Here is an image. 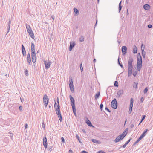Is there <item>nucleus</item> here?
Segmentation results:
<instances>
[{
  "label": "nucleus",
  "instance_id": "nucleus-1",
  "mask_svg": "<svg viewBox=\"0 0 153 153\" xmlns=\"http://www.w3.org/2000/svg\"><path fill=\"white\" fill-rule=\"evenodd\" d=\"M133 61V58L130 56L129 58L128 61V76H130L132 74V71L133 69L132 62Z\"/></svg>",
  "mask_w": 153,
  "mask_h": 153
},
{
  "label": "nucleus",
  "instance_id": "nucleus-2",
  "mask_svg": "<svg viewBox=\"0 0 153 153\" xmlns=\"http://www.w3.org/2000/svg\"><path fill=\"white\" fill-rule=\"evenodd\" d=\"M137 68L138 71L141 69L142 66V58L140 53L138 54L137 56Z\"/></svg>",
  "mask_w": 153,
  "mask_h": 153
},
{
  "label": "nucleus",
  "instance_id": "nucleus-3",
  "mask_svg": "<svg viewBox=\"0 0 153 153\" xmlns=\"http://www.w3.org/2000/svg\"><path fill=\"white\" fill-rule=\"evenodd\" d=\"M137 68L138 71L141 69L142 66V58L140 53L138 54L137 56Z\"/></svg>",
  "mask_w": 153,
  "mask_h": 153
},
{
  "label": "nucleus",
  "instance_id": "nucleus-4",
  "mask_svg": "<svg viewBox=\"0 0 153 153\" xmlns=\"http://www.w3.org/2000/svg\"><path fill=\"white\" fill-rule=\"evenodd\" d=\"M69 87L71 91L73 93L74 92V85H73V82L72 79L70 78L69 81Z\"/></svg>",
  "mask_w": 153,
  "mask_h": 153
},
{
  "label": "nucleus",
  "instance_id": "nucleus-5",
  "mask_svg": "<svg viewBox=\"0 0 153 153\" xmlns=\"http://www.w3.org/2000/svg\"><path fill=\"white\" fill-rule=\"evenodd\" d=\"M57 102L58 103V104H57L55 102L54 105L56 112L58 111H60V106L59 103V100L58 97L57 98Z\"/></svg>",
  "mask_w": 153,
  "mask_h": 153
},
{
  "label": "nucleus",
  "instance_id": "nucleus-6",
  "mask_svg": "<svg viewBox=\"0 0 153 153\" xmlns=\"http://www.w3.org/2000/svg\"><path fill=\"white\" fill-rule=\"evenodd\" d=\"M111 105L112 108L114 109H116L117 108V103L115 98L111 102Z\"/></svg>",
  "mask_w": 153,
  "mask_h": 153
},
{
  "label": "nucleus",
  "instance_id": "nucleus-7",
  "mask_svg": "<svg viewBox=\"0 0 153 153\" xmlns=\"http://www.w3.org/2000/svg\"><path fill=\"white\" fill-rule=\"evenodd\" d=\"M48 98L46 94H45L43 97V102L45 107L47 106L48 102Z\"/></svg>",
  "mask_w": 153,
  "mask_h": 153
},
{
  "label": "nucleus",
  "instance_id": "nucleus-8",
  "mask_svg": "<svg viewBox=\"0 0 153 153\" xmlns=\"http://www.w3.org/2000/svg\"><path fill=\"white\" fill-rule=\"evenodd\" d=\"M134 102V100L133 98H131L130 100V103L129 105V109L128 111L129 113V114L131 113L132 110V107L133 106V103Z\"/></svg>",
  "mask_w": 153,
  "mask_h": 153
},
{
  "label": "nucleus",
  "instance_id": "nucleus-9",
  "mask_svg": "<svg viewBox=\"0 0 153 153\" xmlns=\"http://www.w3.org/2000/svg\"><path fill=\"white\" fill-rule=\"evenodd\" d=\"M145 48V46L143 45V44H142L141 45V49L142 51V54L143 56V58H145V55L146 54V52L144 51V48Z\"/></svg>",
  "mask_w": 153,
  "mask_h": 153
},
{
  "label": "nucleus",
  "instance_id": "nucleus-10",
  "mask_svg": "<svg viewBox=\"0 0 153 153\" xmlns=\"http://www.w3.org/2000/svg\"><path fill=\"white\" fill-rule=\"evenodd\" d=\"M69 97L71 101V105L72 107H75V101L74 98L71 95H70Z\"/></svg>",
  "mask_w": 153,
  "mask_h": 153
},
{
  "label": "nucleus",
  "instance_id": "nucleus-11",
  "mask_svg": "<svg viewBox=\"0 0 153 153\" xmlns=\"http://www.w3.org/2000/svg\"><path fill=\"white\" fill-rule=\"evenodd\" d=\"M44 63L45 65V68L46 69H48L50 68L51 65V62L49 61L47 62L46 61H44Z\"/></svg>",
  "mask_w": 153,
  "mask_h": 153
},
{
  "label": "nucleus",
  "instance_id": "nucleus-12",
  "mask_svg": "<svg viewBox=\"0 0 153 153\" xmlns=\"http://www.w3.org/2000/svg\"><path fill=\"white\" fill-rule=\"evenodd\" d=\"M43 144L45 148L47 147V141L46 138L45 137H44L43 139Z\"/></svg>",
  "mask_w": 153,
  "mask_h": 153
},
{
  "label": "nucleus",
  "instance_id": "nucleus-13",
  "mask_svg": "<svg viewBox=\"0 0 153 153\" xmlns=\"http://www.w3.org/2000/svg\"><path fill=\"white\" fill-rule=\"evenodd\" d=\"M123 138L122 136V135H119L114 140V142L116 143H117L119 142L120 140H122Z\"/></svg>",
  "mask_w": 153,
  "mask_h": 153
},
{
  "label": "nucleus",
  "instance_id": "nucleus-14",
  "mask_svg": "<svg viewBox=\"0 0 153 153\" xmlns=\"http://www.w3.org/2000/svg\"><path fill=\"white\" fill-rule=\"evenodd\" d=\"M127 47L125 46H123L122 47V51L123 55H125L127 53Z\"/></svg>",
  "mask_w": 153,
  "mask_h": 153
},
{
  "label": "nucleus",
  "instance_id": "nucleus-15",
  "mask_svg": "<svg viewBox=\"0 0 153 153\" xmlns=\"http://www.w3.org/2000/svg\"><path fill=\"white\" fill-rule=\"evenodd\" d=\"M75 43L74 42H70V45L69 48V51H71L72 49L73 48L75 45Z\"/></svg>",
  "mask_w": 153,
  "mask_h": 153
},
{
  "label": "nucleus",
  "instance_id": "nucleus-16",
  "mask_svg": "<svg viewBox=\"0 0 153 153\" xmlns=\"http://www.w3.org/2000/svg\"><path fill=\"white\" fill-rule=\"evenodd\" d=\"M26 26L28 33L33 31L31 27L29 25L26 24Z\"/></svg>",
  "mask_w": 153,
  "mask_h": 153
},
{
  "label": "nucleus",
  "instance_id": "nucleus-17",
  "mask_svg": "<svg viewBox=\"0 0 153 153\" xmlns=\"http://www.w3.org/2000/svg\"><path fill=\"white\" fill-rule=\"evenodd\" d=\"M56 113L58 115V117L59 118L60 122H62V117L61 115L60 111H58Z\"/></svg>",
  "mask_w": 153,
  "mask_h": 153
},
{
  "label": "nucleus",
  "instance_id": "nucleus-18",
  "mask_svg": "<svg viewBox=\"0 0 153 153\" xmlns=\"http://www.w3.org/2000/svg\"><path fill=\"white\" fill-rule=\"evenodd\" d=\"M31 57L32 61L33 63H35L36 62V54H32Z\"/></svg>",
  "mask_w": 153,
  "mask_h": 153
},
{
  "label": "nucleus",
  "instance_id": "nucleus-19",
  "mask_svg": "<svg viewBox=\"0 0 153 153\" xmlns=\"http://www.w3.org/2000/svg\"><path fill=\"white\" fill-rule=\"evenodd\" d=\"M22 51L23 56H25L26 52L25 47L22 44Z\"/></svg>",
  "mask_w": 153,
  "mask_h": 153
},
{
  "label": "nucleus",
  "instance_id": "nucleus-20",
  "mask_svg": "<svg viewBox=\"0 0 153 153\" xmlns=\"http://www.w3.org/2000/svg\"><path fill=\"white\" fill-rule=\"evenodd\" d=\"M86 123L88 124V126H89L90 127H93L94 126L92 125V123H91L90 121L87 119L86 120Z\"/></svg>",
  "mask_w": 153,
  "mask_h": 153
},
{
  "label": "nucleus",
  "instance_id": "nucleus-21",
  "mask_svg": "<svg viewBox=\"0 0 153 153\" xmlns=\"http://www.w3.org/2000/svg\"><path fill=\"white\" fill-rule=\"evenodd\" d=\"M143 8L146 10H148L150 8V6L148 4H145L143 6Z\"/></svg>",
  "mask_w": 153,
  "mask_h": 153
},
{
  "label": "nucleus",
  "instance_id": "nucleus-22",
  "mask_svg": "<svg viewBox=\"0 0 153 153\" xmlns=\"http://www.w3.org/2000/svg\"><path fill=\"white\" fill-rule=\"evenodd\" d=\"M30 37L33 39H34L35 36L33 31L28 33Z\"/></svg>",
  "mask_w": 153,
  "mask_h": 153
},
{
  "label": "nucleus",
  "instance_id": "nucleus-23",
  "mask_svg": "<svg viewBox=\"0 0 153 153\" xmlns=\"http://www.w3.org/2000/svg\"><path fill=\"white\" fill-rule=\"evenodd\" d=\"M123 90H120L117 93V94L118 96L119 97H120L123 93Z\"/></svg>",
  "mask_w": 153,
  "mask_h": 153
},
{
  "label": "nucleus",
  "instance_id": "nucleus-24",
  "mask_svg": "<svg viewBox=\"0 0 153 153\" xmlns=\"http://www.w3.org/2000/svg\"><path fill=\"white\" fill-rule=\"evenodd\" d=\"M74 11L75 13L76 14V16L78 15L79 14V12L78 10L76 8H74Z\"/></svg>",
  "mask_w": 153,
  "mask_h": 153
},
{
  "label": "nucleus",
  "instance_id": "nucleus-25",
  "mask_svg": "<svg viewBox=\"0 0 153 153\" xmlns=\"http://www.w3.org/2000/svg\"><path fill=\"white\" fill-rule=\"evenodd\" d=\"M137 48L134 45L133 50V53H137Z\"/></svg>",
  "mask_w": 153,
  "mask_h": 153
},
{
  "label": "nucleus",
  "instance_id": "nucleus-26",
  "mask_svg": "<svg viewBox=\"0 0 153 153\" xmlns=\"http://www.w3.org/2000/svg\"><path fill=\"white\" fill-rule=\"evenodd\" d=\"M148 131V129H146L142 133V134H141V135L142 136L144 137L146 135V134L147 133V132Z\"/></svg>",
  "mask_w": 153,
  "mask_h": 153
},
{
  "label": "nucleus",
  "instance_id": "nucleus-27",
  "mask_svg": "<svg viewBox=\"0 0 153 153\" xmlns=\"http://www.w3.org/2000/svg\"><path fill=\"white\" fill-rule=\"evenodd\" d=\"M72 108L73 109V112L74 114V115L75 116H76V109L75 107H72Z\"/></svg>",
  "mask_w": 153,
  "mask_h": 153
},
{
  "label": "nucleus",
  "instance_id": "nucleus-28",
  "mask_svg": "<svg viewBox=\"0 0 153 153\" xmlns=\"http://www.w3.org/2000/svg\"><path fill=\"white\" fill-rule=\"evenodd\" d=\"M100 95V92H98L97 94H96L95 96V98L96 99H97L99 97Z\"/></svg>",
  "mask_w": 153,
  "mask_h": 153
},
{
  "label": "nucleus",
  "instance_id": "nucleus-29",
  "mask_svg": "<svg viewBox=\"0 0 153 153\" xmlns=\"http://www.w3.org/2000/svg\"><path fill=\"white\" fill-rule=\"evenodd\" d=\"M31 54H36L35 53V49L34 48H31Z\"/></svg>",
  "mask_w": 153,
  "mask_h": 153
},
{
  "label": "nucleus",
  "instance_id": "nucleus-30",
  "mask_svg": "<svg viewBox=\"0 0 153 153\" xmlns=\"http://www.w3.org/2000/svg\"><path fill=\"white\" fill-rule=\"evenodd\" d=\"M127 134V132H126L124 131L122 133V134L120 135H122V136L123 138H124L125 137L126 135Z\"/></svg>",
  "mask_w": 153,
  "mask_h": 153
},
{
  "label": "nucleus",
  "instance_id": "nucleus-31",
  "mask_svg": "<svg viewBox=\"0 0 153 153\" xmlns=\"http://www.w3.org/2000/svg\"><path fill=\"white\" fill-rule=\"evenodd\" d=\"M138 83H136L135 82H134V85L133 86V87L134 88H136L137 87Z\"/></svg>",
  "mask_w": 153,
  "mask_h": 153
},
{
  "label": "nucleus",
  "instance_id": "nucleus-32",
  "mask_svg": "<svg viewBox=\"0 0 153 153\" xmlns=\"http://www.w3.org/2000/svg\"><path fill=\"white\" fill-rule=\"evenodd\" d=\"M118 63L119 64V65L122 68H123V66L122 64H121L120 62V60H119V58L118 59Z\"/></svg>",
  "mask_w": 153,
  "mask_h": 153
},
{
  "label": "nucleus",
  "instance_id": "nucleus-33",
  "mask_svg": "<svg viewBox=\"0 0 153 153\" xmlns=\"http://www.w3.org/2000/svg\"><path fill=\"white\" fill-rule=\"evenodd\" d=\"M84 38L83 36H82L79 39V41L80 42H83L84 41Z\"/></svg>",
  "mask_w": 153,
  "mask_h": 153
},
{
  "label": "nucleus",
  "instance_id": "nucleus-34",
  "mask_svg": "<svg viewBox=\"0 0 153 153\" xmlns=\"http://www.w3.org/2000/svg\"><path fill=\"white\" fill-rule=\"evenodd\" d=\"M91 140L92 142L95 143H98V141L96 139H92Z\"/></svg>",
  "mask_w": 153,
  "mask_h": 153
},
{
  "label": "nucleus",
  "instance_id": "nucleus-35",
  "mask_svg": "<svg viewBox=\"0 0 153 153\" xmlns=\"http://www.w3.org/2000/svg\"><path fill=\"white\" fill-rule=\"evenodd\" d=\"M27 62H28V63L30 64L31 62V58L27 57Z\"/></svg>",
  "mask_w": 153,
  "mask_h": 153
},
{
  "label": "nucleus",
  "instance_id": "nucleus-36",
  "mask_svg": "<svg viewBox=\"0 0 153 153\" xmlns=\"http://www.w3.org/2000/svg\"><path fill=\"white\" fill-rule=\"evenodd\" d=\"M4 141L6 143H8L9 142V140L8 138L7 137H5L4 139Z\"/></svg>",
  "mask_w": 153,
  "mask_h": 153
},
{
  "label": "nucleus",
  "instance_id": "nucleus-37",
  "mask_svg": "<svg viewBox=\"0 0 153 153\" xmlns=\"http://www.w3.org/2000/svg\"><path fill=\"white\" fill-rule=\"evenodd\" d=\"M148 90V88L147 87H146L145 89L144 90L143 92L144 94L147 93Z\"/></svg>",
  "mask_w": 153,
  "mask_h": 153
},
{
  "label": "nucleus",
  "instance_id": "nucleus-38",
  "mask_svg": "<svg viewBox=\"0 0 153 153\" xmlns=\"http://www.w3.org/2000/svg\"><path fill=\"white\" fill-rule=\"evenodd\" d=\"M114 85L115 87H117L118 85V82L117 81H115L114 83Z\"/></svg>",
  "mask_w": 153,
  "mask_h": 153
},
{
  "label": "nucleus",
  "instance_id": "nucleus-39",
  "mask_svg": "<svg viewBox=\"0 0 153 153\" xmlns=\"http://www.w3.org/2000/svg\"><path fill=\"white\" fill-rule=\"evenodd\" d=\"M80 70H81V72H82L83 70V67L82 66V63H81L80 65Z\"/></svg>",
  "mask_w": 153,
  "mask_h": 153
},
{
  "label": "nucleus",
  "instance_id": "nucleus-40",
  "mask_svg": "<svg viewBox=\"0 0 153 153\" xmlns=\"http://www.w3.org/2000/svg\"><path fill=\"white\" fill-rule=\"evenodd\" d=\"M103 107V105L102 103H101L100 104V109L101 111H102V110Z\"/></svg>",
  "mask_w": 153,
  "mask_h": 153
},
{
  "label": "nucleus",
  "instance_id": "nucleus-41",
  "mask_svg": "<svg viewBox=\"0 0 153 153\" xmlns=\"http://www.w3.org/2000/svg\"><path fill=\"white\" fill-rule=\"evenodd\" d=\"M25 73L27 76H28V71L27 70H26L25 71Z\"/></svg>",
  "mask_w": 153,
  "mask_h": 153
},
{
  "label": "nucleus",
  "instance_id": "nucleus-42",
  "mask_svg": "<svg viewBox=\"0 0 153 153\" xmlns=\"http://www.w3.org/2000/svg\"><path fill=\"white\" fill-rule=\"evenodd\" d=\"M143 137H144L141 135L140 136L138 139L137 140L140 141Z\"/></svg>",
  "mask_w": 153,
  "mask_h": 153
},
{
  "label": "nucleus",
  "instance_id": "nucleus-43",
  "mask_svg": "<svg viewBox=\"0 0 153 153\" xmlns=\"http://www.w3.org/2000/svg\"><path fill=\"white\" fill-rule=\"evenodd\" d=\"M35 48V45L33 43H32L31 46V48Z\"/></svg>",
  "mask_w": 153,
  "mask_h": 153
},
{
  "label": "nucleus",
  "instance_id": "nucleus-44",
  "mask_svg": "<svg viewBox=\"0 0 153 153\" xmlns=\"http://www.w3.org/2000/svg\"><path fill=\"white\" fill-rule=\"evenodd\" d=\"M146 117V116L145 115H143V117L142 118L141 120V122H142V121L144 120L145 119Z\"/></svg>",
  "mask_w": 153,
  "mask_h": 153
},
{
  "label": "nucleus",
  "instance_id": "nucleus-45",
  "mask_svg": "<svg viewBox=\"0 0 153 153\" xmlns=\"http://www.w3.org/2000/svg\"><path fill=\"white\" fill-rule=\"evenodd\" d=\"M76 138H77V139L78 140L79 142H80V143H81L80 141V140H79V136L77 135V134H76Z\"/></svg>",
  "mask_w": 153,
  "mask_h": 153
},
{
  "label": "nucleus",
  "instance_id": "nucleus-46",
  "mask_svg": "<svg viewBox=\"0 0 153 153\" xmlns=\"http://www.w3.org/2000/svg\"><path fill=\"white\" fill-rule=\"evenodd\" d=\"M97 153H105V152L102 150H100L98 151Z\"/></svg>",
  "mask_w": 153,
  "mask_h": 153
},
{
  "label": "nucleus",
  "instance_id": "nucleus-47",
  "mask_svg": "<svg viewBox=\"0 0 153 153\" xmlns=\"http://www.w3.org/2000/svg\"><path fill=\"white\" fill-rule=\"evenodd\" d=\"M122 6H119V12L120 13L122 8Z\"/></svg>",
  "mask_w": 153,
  "mask_h": 153
},
{
  "label": "nucleus",
  "instance_id": "nucleus-48",
  "mask_svg": "<svg viewBox=\"0 0 153 153\" xmlns=\"http://www.w3.org/2000/svg\"><path fill=\"white\" fill-rule=\"evenodd\" d=\"M139 141L137 140L133 144V146L135 145L137 143H138Z\"/></svg>",
  "mask_w": 153,
  "mask_h": 153
},
{
  "label": "nucleus",
  "instance_id": "nucleus-49",
  "mask_svg": "<svg viewBox=\"0 0 153 153\" xmlns=\"http://www.w3.org/2000/svg\"><path fill=\"white\" fill-rule=\"evenodd\" d=\"M137 74V71H135L133 73V75L134 76H135Z\"/></svg>",
  "mask_w": 153,
  "mask_h": 153
},
{
  "label": "nucleus",
  "instance_id": "nucleus-50",
  "mask_svg": "<svg viewBox=\"0 0 153 153\" xmlns=\"http://www.w3.org/2000/svg\"><path fill=\"white\" fill-rule=\"evenodd\" d=\"M42 126L43 128L44 129H45V125L44 122H42Z\"/></svg>",
  "mask_w": 153,
  "mask_h": 153
},
{
  "label": "nucleus",
  "instance_id": "nucleus-51",
  "mask_svg": "<svg viewBox=\"0 0 153 153\" xmlns=\"http://www.w3.org/2000/svg\"><path fill=\"white\" fill-rule=\"evenodd\" d=\"M61 139L62 142L63 143H65V140L64 139V138L63 137H62Z\"/></svg>",
  "mask_w": 153,
  "mask_h": 153
},
{
  "label": "nucleus",
  "instance_id": "nucleus-52",
  "mask_svg": "<svg viewBox=\"0 0 153 153\" xmlns=\"http://www.w3.org/2000/svg\"><path fill=\"white\" fill-rule=\"evenodd\" d=\"M144 100V98H143V97H141L140 99V102L141 103H142L143 102Z\"/></svg>",
  "mask_w": 153,
  "mask_h": 153
},
{
  "label": "nucleus",
  "instance_id": "nucleus-53",
  "mask_svg": "<svg viewBox=\"0 0 153 153\" xmlns=\"http://www.w3.org/2000/svg\"><path fill=\"white\" fill-rule=\"evenodd\" d=\"M148 27L149 28H151L152 27V25L151 24H149L148 25Z\"/></svg>",
  "mask_w": 153,
  "mask_h": 153
},
{
  "label": "nucleus",
  "instance_id": "nucleus-54",
  "mask_svg": "<svg viewBox=\"0 0 153 153\" xmlns=\"http://www.w3.org/2000/svg\"><path fill=\"white\" fill-rule=\"evenodd\" d=\"M11 24V20L10 19L9 20V22L8 23V26H10Z\"/></svg>",
  "mask_w": 153,
  "mask_h": 153
},
{
  "label": "nucleus",
  "instance_id": "nucleus-55",
  "mask_svg": "<svg viewBox=\"0 0 153 153\" xmlns=\"http://www.w3.org/2000/svg\"><path fill=\"white\" fill-rule=\"evenodd\" d=\"M105 110H106L108 112H111L109 110L108 108L107 107L105 108Z\"/></svg>",
  "mask_w": 153,
  "mask_h": 153
},
{
  "label": "nucleus",
  "instance_id": "nucleus-56",
  "mask_svg": "<svg viewBox=\"0 0 153 153\" xmlns=\"http://www.w3.org/2000/svg\"><path fill=\"white\" fill-rule=\"evenodd\" d=\"M134 125L132 124L130 126V128L131 129L132 128L134 127Z\"/></svg>",
  "mask_w": 153,
  "mask_h": 153
},
{
  "label": "nucleus",
  "instance_id": "nucleus-57",
  "mask_svg": "<svg viewBox=\"0 0 153 153\" xmlns=\"http://www.w3.org/2000/svg\"><path fill=\"white\" fill-rule=\"evenodd\" d=\"M28 124L27 123L25 124V128L26 129L27 128Z\"/></svg>",
  "mask_w": 153,
  "mask_h": 153
},
{
  "label": "nucleus",
  "instance_id": "nucleus-58",
  "mask_svg": "<svg viewBox=\"0 0 153 153\" xmlns=\"http://www.w3.org/2000/svg\"><path fill=\"white\" fill-rule=\"evenodd\" d=\"M131 139H130L127 142H126V144H127V145L130 142Z\"/></svg>",
  "mask_w": 153,
  "mask_h": 153
},
{
  "label": "nucleus",
  "instance_id": "nucleus-59",
  "mask_svg": "<svg viewBox=\"0 0 153 153\" xmlns=\"http://www.w3.org/2000/svg\"><path fill=\"white\" fill-rule=\"evenodd\" d=\"M81 153H88L86 151H83L81 152Z\"/></svg>",
  "mask_w": 153,
  "mask_h": 153
},
{
  "label": "nucleus",
  "instance_id": "nucleus-60",
  "mask_svg": "<svg viewBox=\"0 0 153 153\" xmlns=\"http://www.w3.org/2000/svg\"><path fill=\"white\" fill-rule=\"evenodd\" d=\"M127 145V144H126V143L123 146L121 147H123V148H125Z\"/></svg>",
  "mask_w": 153,
  "mask_h": 153
},
{
  "label": "nucleus",
  "instance_id": "nucleus-61",
  "mask_svg": "<svg viewBox=\"0 0 153 153\" xmlns=\"http://www.w3.org/2000/svg\"><path fill=\"white\" fill-rule=\"evenodd\" d=\"M10 137H11V139L12 140H13V138H12V137H13V134H12L11 133H10Z\"/></svg>",
  "mask_w": 153,
  "mask_h": 153
},
{
  "label": "nucleus",
  "instance_id": "nucleus-62",
  "mask_svg": "<svg viewBox=\"0 0 153 153\" xmlns=\"http://www.w3.org/2000/svg\"><path fill=\"white\" fill-rule=\"evenodd\" d=\"M82 131L84 134H85L86 133V132L84 129H82Z\"/></svg>",
  "mask_w": 153,
  "mask_h": 153
},
{
  "label": "nucleus",
  "instance_id": "nucleus-63",
  "mask_svg": "<svg viewBox=\"0 0 153 153\" xmlns=\"http://www.w3.org/2000/svg\"><path fill=\"white\" fill-rule=\"evenodd\" d=\"M69 153H73V151L71 150H69Z\"/></svg>",
  "mask_w": 153,
  "mask_h": 153
},
{
  "label": "nucleus",
  "instance_id": "nucleus-64",
  "mask_svg": "<svg viewBox=\"0 0 153 153\" xmlns=\"http://www.w3.org/2000/svg\"><path fill=\"white\" fill-rule=\"evenodd\" d=\"M19 109L20 110H21L22 109V106H20L19 107Z\"/></svg>",
  "mask_w": 153,
  "mask_h": 153
}]
</instances>
